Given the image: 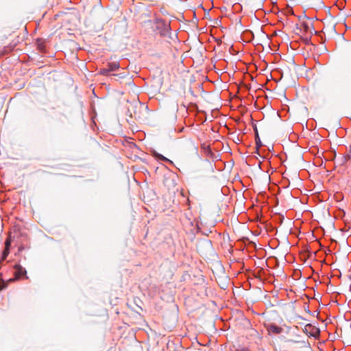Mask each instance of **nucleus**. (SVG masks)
<instances>
[{"mask_svg":"<svg viewBox=\"0 0 351 351\" xmlns=\"http://www.w3.org/2000/svg\"><path fill=\"white\" fill-rule=\"evenodd\" d=\"M156 29L162 36H167L171 34V27L169 23H167L162 19L156 18L154 21Z\"/></svg>","mask_w":351,"mask_h":351,"instance_id":"f257e3e1","label":"nucleus"},{"mask_svg":"<svg viewBox=\"0 0 351 351\" xmlns=\"http://www.w3.org/2000/svg\"><path fill=\"white\" fill-rule=\"evenodd\" d=\"M152 155L153 156L157 159L158 160H161V161H165V162H169L170 165H174L173 161H171V160L168 159L167 158H166L165 156H164L163 155L158 153L156 151H153L152 152Z\"/></svg>","mask_w":351,"mask_h":351,"instance_id":"f03ea898","label":"nucleus"},{"mask_svg":"<svg viewBox=\"0 0 351 351\" xmlns=\"http://www.w3.org/2000/svg\"><path fill=\"white\" fill-rule=\"evenodd\" d=\"M267 330L274 334H280L282 331V328L275 324H271L267 326Z\"/></svg>","mask_w":351,"mask_h":351,"instance_id":"7ed1b4c3","label":"nucleus"},{"mask_svg":"<svg viewBox=\"0 0 351 351\" xmlns=\"http://www.w3.org/2000/svg\"><path fill=\"white\" fill-rule=\"evenodd\" d=\"M15 274L17 277H21L27 274L26 269L20 265H16L15 266Z\"/></svg>","mask_w":351,"mask_h":351,"instance_id":"20e7f679","label":"nucleus"},{"mask_svg":"<svg viewBox=\"0 0 351 351\" xmlns=\"http://www.w3.org/2000/svg\"><path fill=\"white\" fill-rule=\"evenodd\" d=\"M350 158V155H345V156H340L339 158H338L337 159V163L340 166L344 165L348 161V160Z\"/></svg>","mask_w":351,"mask_h":351,"instance_id":"39448f33","label":"nucleus"},{"mask_svg":"<svg viewBox=\"0 0 351 351\" xmlns=\"http://www.w3.org/2000/svg\"><path fill=\"white\" fill-rule=\"evenodd\" d=\"M107 67L109 71L112 72L117 70L120 67V65L117 62H111L108 63Z\"/></svg>","mask_w":351,"mask_h":351,"instance_id":"423d86ee","label":"nucleus"},{"mask_svg":"<svg viewBox=\"0 0 351 351\" xmlns=\"http://www.w3.org/2000/svg\"><path fill=\"white\" fill-rule=\"evenodd\" d=\"M254 130L256 132V137H255L256 147V149H258L263 145V144H262L261 138L259 137L256 127L254 128Z\"/></svg>","mask_w":351,"mask_h":351,"instance_id":"0eeeda50","label":"nucleus"},{"mask_svg":"<svg viewBox=\"0 0 351 351\" xmlns=\"http://www.w3.org/2000/svg\"><path fill=\"white\" fill-rule=\"evenodd\" d=\"M110 71L108 69V67L101 69L99 71V73L102 75H108L110 74Z\"/></svg>","mask_w":351,"mask_h":351,"instance_id":"6e6552de","label":"nucleus"},{"mask_svg":"<svg viewBox=\"0 0 351 351\" xmlns=\"http://www.w3.org/2000/svg\"><path fill=\"white\" fill-rule=\"evenodd\" d=\"M9 253H10V250L5 249L2 253L1 261L5 260L7 256H8Z\"/></svg>","mask_w":351,"mask_h":351,"instance_id":"1a4fd4ad","label":"nucleus"},{"mask_svg":"<svg viewBox=\"0 0 351 351\" xmlns=\"http://www.w3.org/2000/svg\"><path fill=\"white\" fill-rule=\"evenodd\" d=\"M37 47H38V49L40 51H44L45 50V45H44V44L42 43V41L40 40H37Z\"/></svg>","mask_w":351,"mask_h":351,"instance_id":"9d476101","label":"nucleus"},{"mask_svg":"<svg viewBox=\"0 0 351 351\" xmlns=\"http://www.w3.org/2000/svg\"><path fill=\"white\" fill-rule=\"evenodd\" d=\"M112 76H114V77H117H117H119V78H123V77H125V72H123V73H119V74H112Z\"/></svg>","mask_w":351,"mask_h":351,"instance_id":"9b49d317","label":"nucleus"},{"mask_svg":"<svg viewBox=\"0 0 351 351\" xmlns=\"http://www.w3.org/2000/svg\"><path fill=\"white\" fill-rule=\"evenodd\" d=\"M287 341L289 342V343H305V341H295V340H293V339H288Z\"/></svg>","mask_w":351,"mask_h":351,"instance_id":"f8f14e48","label":"nucleus"},{"mask_svg":"<svg viewBox=\"0 0 351 351\" xmlns=\"http://www.w3.org/2000/svg\"><path fill=\"white\" fill-rule=\"evenodd\" d=\"M10 242L9 241H5V249H9L10 250Z\"/></svg>","mask_w":351,"mask_h":351,"instance_id":"ddd939ff","label":"nucleus"},{"mask_svg":"<svg viewBox=\"0 0 351 351\" xmlns=\"http://www.w3.org/2000/svg\"><path fill=\"white\" fill-rule=\"evenodd\" d=\"M279 218L280 219H278V221L281 224L282 223V221H283V217L282 216H280Z\"/></svg>","mask_w":351,"mask_h":351,"instance_id":"4468645a","label":"nucleus"},{"mask_svg":"<svg viewBox=\"0 0 351 351\" xmlns=\"http://www.w3.org/2000/svg\"><path fill=\"white\" fill-rule=\"evenodd\" d=\"M23 249H24V247L23 246H21L19 248V251H22Z\"/></svg>","mask_w":351,"mask_h":351,"instance_id":"2eb2a0df","label":"nucleus"},{"mask_svg":"<svg viewBox=\"0 0 351 351\" xmlns=\"http://www.w3.org/2000/svg\"><path fill=\"white\" fill-rule=\"evenodd\" d=\"M208 149L209 152H211V149H210L209 147H208Z\"/></svg>","mask_w":351,"mask_h":351,"instance_id":"dca6fc26","label":"nucleus"},{"mask_svg":"<svg viewBox=\"0 0 351 351\" xmlns=\"http://www.w3.org/2000/svg\"><path fill=\"white\" fill-rule=\"evenodd\" d=\"M249 33L252 35H253V33L252 32H249Z\"/></svg>","mask_w":351,"mask_h":351,"instance_id":"f3484780","label":"nucleus"}]
</instances>
